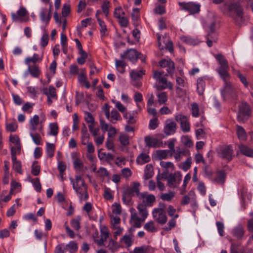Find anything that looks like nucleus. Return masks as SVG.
Here are the masks:
<instances>
[{
  "label": "nucleus",
  "mask_w": 253,
  "mask_h": 253,
  "mask_svg": "<svg viewBox=\"0 0 253 253\" xmlns=\"http://www.w3.org/2000/svg\"><path fill=\"white\" fill-rule=\"evenodd\" d=\"M144 228L148 232H154L155 231V227L153 221H150L146 223L144 226Z\"/></svg>",
  "instance_id": "53"
},
{
  "label": "nucleus",
  "mask_w": 253,
  "mask_h": 253,
  "mask_svg": "<svg viewBox=\"0 0 253 253\" xmlns=\"http://www.w3.org/2000/svg\"><path fill=\"white\" fill-rule=\"evenodd\" d=\"M42 61V59L40 58L39 54L34 53L33 57H28L25 59V63L27 65H30V62H32L35 64L38 61Z\"/></svg>",
  "instance_id": "30"
},
{
  "label": "nucleus",
  "mask_w": 253,
  "mask_h": 253,
  "mask_svg": "<svg viewBox=\"0 0 253 253\" xmlns=\"http://www.w3.org/2000/svg\"><path fill=\"white\" fill-rule=\"evenodd\" d=\"M28 69L31 76L33 78H38L41 74V71L38 65L34 64L32 66L28 65Z\"/></svg>",
  "instance_id": "17"
},
{
  "label": "nucleus",
  "mask_w": 253,
  "mask_h": 253,
  "mask_svg": "<svg viewBox=\"0 0 253 253\" xmlns=\"http://www.w3.org/2000/svg\"><path fill=\"white\" fill-rule=\"evenodd\" d=\"M174 153V157L176 161H180L182 158L181 155H185V152L181 151L180 148H176Z\"/></svg>",
  "instance_id": "55"
},
{
  "label": "nucleus",
  "mask_w": 253,
  "mask_h": 253,
  "mask_svg": "<svg viewBox=\"0 0 253 253\" xmlns=\"http://www.w3.org/2000/svg\"><path fill=\"white\" fill-rule=\"evenodd\" d=\"M58 169L59 171L60 175L61 177L62 180L63 181V175L64 174V171L66 169V165L65 163L63 161L59 162L58 164Z\"/></svg>",
  "instance_id": "34"
},
{
  "label": "nucleus",
  "mask_w": 253,
  "mask_h": 253,
  "mask_svg": "<svg viewBox=\"0 0 253 253\" xmlns=\"http://www.w3.org/2000/svg\"><path fill=\"white\" fill-rule=\"evenodd\" d=\"M9 141L11 143L16 145H19L20 143V140L19 136L17 135L10 134L9 136Z\"/></svg>",
  "instance_id": "61"
},
{
  "label": "nucleus",
  "mask_w": 253,
  "mask_h": 253,
  "mask_svg": "<svg viewBox=\"0 0 253 253\" xmlns=\"http://www.w3.org/2000/svg\"><path fill=\"white\" fill-rule=\"evenodd\" d=\"M192 164L191 158H188L182 164V169L184 171L188 170L191 167Z\"/></svg>",
  "instance_id": "58"
},
{
  "label": "nucleus",
  "mask_w": 253,
  "mask_h": 253,
  "mask_svg": "<svg viewBox=\"0 0 253 253\" xmlns=\"http://www.w3.org/2000/svg\"><path fill=\"white\" fill-rule=\"evenodd\" d=\"M251 114L249 104L246 101H242L238 106L237 120L240 123H244Z\"/></svg>",
  "instance_id": "4"
},
{
  "label": "nucleus",
  "mask_w": 253,
  "mask_h": 253,
  "mask_svg": "<svg viewBox=\"0 0 253 253\" xmlns=\"http://www.w3.org/2000/svg\"><path fill=\"white\" fill-rule=\"evenodd\" d=\"M229 66L227 61L222 56V80L224 86L222 89V96L224 100L237 99L236 91L229 80L230 75L228 73Z\"/></svg>",
  "instance_id": "1"
},
{
  "label": "nucleus",
  "mask_w": 253,
  "mask_h": 253,
  "mask_svg": "<svg viewBox=\"0 0 253 253\" xmlns=\"http://www.w3.org/2000/svg\"><path fill=\"white\" fill-rule=\"evenodd\" d=\"M237 134L239 139L242 140H246L247 138V135L244 128L240 126H237Z\"/></svg>",
  "instance_id": "28"
},
{
  "label": "nucleus",
  "mask_w": 253,
  "mask_h": 253,
  "mask_svg": "<svg viewBox=\"0 0 253 253\" xmlns=\"http://www.w3.org/2000/svg\"><path fill=\"white\" fill-rule=\"evenodd\" d=\"M138 56L137 51L135 49H127L123 54L121 55L122 59H127L133 63L136 62V57Z\"/></svg>",
  "instance_id": "10"
},
{
  "label": "nucleus",
  "mask_w": 253,
  "mask_h": 253,
  "mask_svg": "<svg viewBox=\"0 0 253 253\" xmlns=\"http://www.w3.org/2000/svg\"><path fill=\"white\" fill-rule=\"evenodd\" d=\"M35 189L38 192H40L42 190V186L39 178H36L31 180Z\"/></svg>",
  "instance_id": "41"
},
{
  "label": "nucleus",
  "mask_w": 253,
  "mask_h": 253,
  "mask_svg": "<svg viewBox=\"0 0 253 253\" xmlns=\"http://www.w3.org/2000/svg\"><path fill=\"white\" fill-rule=\"evenodd\" d=\"M165 208V204H163L162 208L154 209L152 211L154 218H156L157 222L161 225L165 224L168 220L166 214L164 213Z\"/></svg>",
  "instance_id": "7"
},
{
  "label": "nucleus",
  "mask_w": 253,
  "mask_h": 253,
  "mask_svg": "<svg viewBox=\"0 0 253 253\" xmlns=\"http://www.w3.org/2000/svg\"><path fill=\"white\" fill-rule=\"evenodd\" d=\"M11 19L13 22L23 23L29 19V13L25 7L20 6L16 13L12 12Z\"/></svg>",
  "instance_id": "5"
},
{
  "label": "nucleus",
  "mask_w": 253,
  "mask_h": 253,
  "mask_svg": "<svg viewBox=\"0 0 253 253\" xmlns=\"http://www.w3.org/2000/svg\"><path fill=\"white\" fill-rule=\"evenodd\" d=\"M169 152L168 150H160L157 151V155L158 159L161 160L167 159Z\"/></svg>",
  "instance_id": "37"
},
{
  "label": "nucleus",
  "mask_w": 253,
  "mask_h": 253,
  "mask_svg": "<svg viewBox=\"0 0 253 253\" xmlns=\"http://www.w3.org/2000/svg\"><path fill=\"white\" fill-rule=\"evenodd\" d=\"M154 174L153 167L152 165L148 164L146 165L144 172V177L145 179L151 178Z\"/></svg>",
  "instance_id": "25"
},
{
  "label": "nucleus",
  "mask_w": 253,
  "mask_h": 253,
  "mask_svg": "<svg viewBox=\"0 0 253 253\" xmlns=\"http://www.w3.org/2000/svg\"><path fill=\"white\" fill-rule=\"evenodd\" d=\"M81 55V57L78 58L77 62L80 65H83L85 62V60L87 57V54L86 52L79 53Z\"/></svg>",
  "instance_id": "57"
},
{
  "label": "nucleus",
  "mask_w": 253,
  "mask_h": 253,
  "mask_svg": "<svg viewBox=\"0 0 253 253\" xmlns=\"http://www.w3.org/2000/svg\"><path fill=\"white\" fill-rule=\"evenodd\" d=\"M214 57L219 65V66L216 69V71L220 77L221 78V53H218L217 54L215 55Z\"/></svg>",
  "instance_id": "47"
},
{
  "label": "nucleus",
  "mask_w": 253,
  "mask_h": 253,
  "mask_svg": "<svg viewBox=\"0 0 253 253\" xmlns=\"http://www.w3.org/2000/svg\"><path fill=\"white\" fill-rule=\"evenodd\" d=\"M182 142L184 145L188 147H191L193 145V141L188 136L183 137L182 139Z\"/></svg>",
  "instance_id": "60"
},
{
  "label": "nucleus",
  "mask_w": 253,
  "mask_h": 253,
  "mask_svg": "<svg viewBox=\"0 0 253 253\" xmlns=\"http://www.w3.org/2000/svg\"><path fill=\"white\" fill-rule=\"evenodd\" d=\"M140 184L139 182H135L133 183V185L130 187H128L124 191L122 196V200L124 203L129 204L132 197L134 196L135 194L137 196L140 195L139 186Z\"/></svg>",
  "instance_id": "3"
},
{
  "label": "nucleus",
  "mask_w": 253,
  "mask_h": 253,
  "mask_svg": "<svg viewBox=\"0 0 253 253\" xmlns=\"http://www.w3.org/2000/svg\"><path fill=\"white\" fill-rule=\"evenodd\" d=\"M98 23L99 26L100 27V36L101 37L103 38L104 37L107 36L108 35L106 33L107 32V28L104 21L101 19H98Z\"/></svg>",
  "instance_id": "26"
},
{
  "label": "nucleus",
  "mask_w": 253,
  "mask_h": 253,
  "mask_svg": "<svg viewBox=\"0 0 253 253\" xmlns=\"http://www.w3.org/2000/svg\"><path fill=\"white\" fill-rule=\"evenodd\" d=\"M139 198L146 199L143 200V203H145L148 207H152L154 203L156 201V198L154 195H148L147 192L141 193Z\"/></svg>",
  "instance_id": "13"
},
{
  "label": "nucleus",
  "mask_w": 253,
  "mask_h": 253,
  "mask_svg": "<svg viewBox=\"0 0 253 253\" xmlns=\"http://www.w3.org/2000/svg\"><path fill=\"white\" fill-rule=\"evenodd\" d=\"M122 119L120 114L118 112L115 110L113 109L111 112V120L110 121L113 123H115L116 122H113V120L116 121H119Z\"/></svg>",
  "instance_id": "38"
},
{
  "label": "nucleus",
  "mask_w": 253,
  "mask_h": 253,
  "mask_svg": "<svg viewBox=\"0 0 253 253\" xmlns=\"http://www.w3.org/2000/svg\"><path fill=\"white\" fill-rule=\"evenodd\" d=\"M145 71L139 70L138 71H132L130 73V77L133 81H137L141 79L143 75L145 74Z\"/></svg>",
  "instance_id": "27"
},
{
  "label": "nucleus",
  "mask_w": 253,
  "mask_h": 253,
  "mask_svg": "<svg viewBox=\"0 0 253 253\" xmlns=\"http://www.w3.org/2000/svg\"><path fill=\"white\" fill-rule=\"evenodd\" d=\"M81 217L80 216H77L73 218L71 221V225L72 227L76 231H78L81 228L80 221Z\"/></svg>",
  "instance_id": "29"
},
{
  "label": "nucleus",
  "mask_w": 253,
  "mask_h": 253,
  "mask_svg": "<svg viewBox=\"0 0 253 253\" xmlns=\"http://www.w3.org/2000/svg\"><path fill=\"white\" fill-rule=\"evenodd\" d=\"M104 198L107 200H111L113 199L114 196L111 193V189L107 187H105L103 194Z\"/></svg>",
  "instance_id": "40"
},
{
  "label": "nucleus",
  "mask_w": 253,
  "mask_h": 253,
  "mask_svg": "<svg viewBox=\"0 0 253 253\" xmlns=\"http://www.w3.org/2000/svg\"><path fill=\"white\" fill-rule=\"evenodd\" d=\"M177 129V125L175 122L168 119L166 121V124L164 127V132L167 135H170L175 133Z\"/></svg>",
  "instance_id": "9"
},
{
  "label": "nucleus",
  "mask_w": 253,
  "mask_h": 253,
  "mask_svg": "<svg viewBox=\"0 0 253 253\" xmlns=\"http://www.w3.org/2000/svg\"><path fill=\"white\" fill-rule=\"evenodd\" d=\"M233 149L231 145L225 146L222 148V159L228 162L233 159Z\"/></svg>",
  "instance_id": "12"
},
{
  "label": "nucleus",
  "mask_w": 253,
  "mask_h": 253,
  "mask_svg": "<svg viewBox=\"0 0 253 253\" xmlns=\"http://www.w3.org/2000/svg\"><path fill=\"white\" fill-rule=\"evenodd\" d=\"M119 140L121 144L124 146H126L129 143V137L126 134L121 135L119 136Z\"/></svg>",
  "instance_id": "44"
},
{
  "label": "nucleus",
  "mask_w": 253,
  "mask_h": 253,
  "mask_svg": "<svg viewBox=\"0 0 253 253\" xmlns=\"http://www.w3.org/2000/svg\"><path fill=\"white\" fill-rule=\"evenodd\" d=\"M67 251L66 245L64 243L57 245L54 250V253H65Z\"/></svg>",
  "instance_id": "36"
},
{
  "label": "nucleus",
  "mask_w": 253,
  "mask_h": 253,
  "mask_svg": "<svg viewBox=\"0 0 253 253\" xmlns=\"http://www.w3.org/2000/svg\"><path fill=\"white\" fill-rule=\"evenodd\" d=\"M46 153L47 157L48 158H51L54 155L55 146L54 144L50 143L49 142H46Z\"/></svg>",
  "instance_id": "22"
},
{
  "label": "nucleus",
  "mask_w": 253,
  "mask_h": 253,
  "mask_svg": "<svg viewBox=\"0 0 253 253\" xmlns=\"http://www.w3.org/2000/svg\"><path fill=\"white\" fill-rule=\"evenodd\" d=\"M228 10L229 15L230 16H233L232 15L233 13L237 15L243 12V9L239 2L231 3L228 7Z\"/></svg>",
  "instance_id": "11"
},
{
  "label": "nucleus",
  "mask_w": 253,
  "mask_h": 253,
  "mask_svg": "<svg viewBox=\"0 0 253 253\" xmlns=\"http://www.w3.org/2000/svg\"><path fill=\"white\" fill-rule=\"evenodd\" d=\"M241 153L248 157H253V150L246 145H241L239 146Z\"/></svg>",
  "instance_id": "24"
},
{
  "label": "nucleus",
  "mask_w": 253,
  "mask_h": 253,
  "mask_svg": "<svg viewBox=\"0 0 253 253\" xmlns=\"http://www.w3.org/2000/svg\"><path fill=\"white\" fill-rule=\"evenodd\" d=\"M158 119L157 118L151 119L149 124V128L150 129H155L158 126Z\"/></svg>",
  "instance_id": "51"
},
{
  "label": "nucleus",
  "mask_w": 253,
  "mask_h": 253,
  "mask_svg": "<svg viewBox=\"0 0 253 253\" xmlns=\"http://www.w3.org/2000/svg\"><path fill=\"white\" fill-rule=\"evenodd\" d=\"M175 175H176V177H177L178 178V183L179 182V181L181 180L182 174L180 172L178 171L175 174L170 173L169 174V177L168 178V182L169 186H170L172 185L175 182L176 177Z\"/></svg>",
  "instance_id": "19"
},
{
  "label": "nucleus",
  "mask_w": 253,
  "mask_h": 253,
  "mask_svg": "<svg viewBox=\"0 0 253 253\" xmlns=\"http://www.w3.org/2000/svg\"><path fill=\"white\" fill-rule=\"evenodd\" d=\"M144 141L146 146L148 147L157 148L159 146V140L158 139L152 137L150 136H146L144 138Z\"/></svg>",
  "instance_id": "16"
},
{
  "label": "nucleus",
  "mask_w": 253,
  "mask_h": 253,
  "mask_svg": "<svg viewBox=\"0 0 253 253\" xmlns=\"http://www.w3.org/2000/svg\"><path fill=\"white\" fill-rule=\"evenodd\" d=\"M50 133L51 135L55 136L58 132V126L57 123L50 124Z\"/></svg>",
  "instance_id": "50"
},
{
  "label": "nucleus",
  "mask_w": 253,
  "mask_h": 253,
  "mask_svg": "<svg viewBox=\"0 0 253 253\" xmlns=\"http://www.w3.org/2000/svg\"><path fill=\"white\" fill-rule=\"evenodd\" d=\"M205 77H199L197 81V90L199 95L204 94L206 87Z\"/></svg>",
  "instance_id": "14"
},
{
  "label": "nucleus",
  "mask_w": 253,
  "mask_h": 253,
  "mask_svg": "<svg viewBox=\"0 0 253 253\" xmlns=\"http://www.w3.org/2000/svg\"><path fill=\"white\" fill-rule=\"evenodd\" d=\"M109 4L110 1L108 0H105L101 5L102 11L106 17H108L109 13Z\"/></svg>",
  "instance_id": "35"
},
{
  "label": "nucleus",
  "mask_w": 253,
  "mask_h": 253,
  "mask_svg": "<svg viewBox=\"0 0 253 253\" xmlns=\"http://www.w3.org/2000/svg\"><path fill=\"white\" fill-rule=\"evenodd\" d=\"M245 233V231L241 224L237 225L232 231L233 236L238 240H241L243 238Z\"/></svg>",
  "instance_id": "15"
},
{
  "label": "nucleus",
  "mask_w": 253,
  "mask_h": 253,
  "mask_svg": "<svg viewBox=\"0 0 253 253\" xmlns=\"http://www.w3.org/2000/svg\"><path fill=\"white\" fill-rule=\"evenodd\" d=\"M72 159L74 160L73 165L74 169L76 170L83 171L84 166L80 159L77 156H73L72 157Z\"/></svg>",
  "instance_id": "20"
},
{
  "label": "nucleus",
  "mask_w": 253,
  "mask_h": 253,
  "mask_svg": "<svg viewBox=\"0 0 253 253\" xmlns=\"http://www.w3.org/2000/svg\"><path fill=\"white\" fill-rule=\"evenodd\" d=\"M151 161L150 156L145 153H142L136 158V162L140 165H143Z\"/></svg>",
  "instance_id": "18"
},
{
  "label": "nucleus",
  "mask_w": 253,
  "mask_h": 253,
  "mask_svg": "<svg viewBox=\"0 0 253 253\" xmlns=\"http://www.w3.org/2000/svg\"><path fill=\"white\" fill-rule=\"evenodd\" d=\"M125 12L124 11L121 6H118L115 8L114 12V16L118 19L122 17V15H125Z\"/></svg>",
  "instance_id": "46"
},
{
  "label": "nucleus",
  "mask_w": 253,
  "mask_h": 253,
  "mask_svg": "<svg viewBox=\"0 0 253 253\" xmlns=\"http://www.w3.org/2000/svg\"><path fill=\"white\" fill-rule=\"evenodd\" d=\"M178 5L181 10L188 12L190 14H195L200 11L201 5L194 2H179Z\"/></svg>",
  "instance_id": "6"
},
{
  "label": "nucleus",
  "mask_w": 253,
  "mask_h": 253,
  "mask_svg": "<svg viewBox=\"0 0 253 253\" xmlns=\"http://www.w3.org/2000/svg\"><path fill=\"white\" fill-rule=\"evenodd\" d=\"M12 168L13 169L18 173L20 174H23V170L22 169V165L20 161H18L17 162H15L12 164Z\"/></svg>",
  "instance_id": "49"
},
{
  "label": "nucleus",
  "mask_w": 253,
  "mask_h": 253,
  "mask_svg": "<svg viewBox=\"0 0 253 253\" xmlns=\"http://www.w3.org/2000/svg\"><path fill=\"white\" fill-rule=\"evenodd\" d=\"M71 182L73 183V188L75 190V191L80 194V198L82 199L83 197V195L84 194V187H81V186H79L78 184H75V182L73 181V179H71Z\"/></svg>",
  "instance_id": "33"
},
{
  "label": "nucleus",
  "mask_w": 253,
  "mask_h": 253,
  "mask_svg": "<svg viewBox=\"0 0 253 253\" xmlns=\"http://www.w3.org/2000/svg\"><path fill=\"white\" fill-rule=\"evenodd\" d=\"M47 10L46 8L42 9L40 13V18L42 21L45 22L47 25L51 18V14L48 12L47 14Z\"/></svg>",
  "instance_id": "21"
},
{
  "label": "nucleus",
  "mask_w": 253,
  "mask_h": 253,
  "mask_svg": "<svg viewBox=\"0 0 253 253\" xmlns=\"http://www.w3.org/2000/svg\"><path fill=\"white\" fill-rule=\"evenodd\" d=\"M48 43V35L47 34L44 33L43 34L41 42V45L43 47L46 46Z\"/></svg>",
  "instance_id": "62"
},
{
  "label": "nucleus",
  "mask_w": 253,
  "mask_h": 253,
  "mask_svg": "<svg viewBox=\"0 0 253 253\" xmlns=\"http://www.w3.org/2000/svg\"><path fill=\"white\" fill-rule=\"evenodd\" d=\"M167 68V73H166L165 75H164L165 76H167L168 75L170 76L171 77H172L174 73L175 72V64L174 62L172 61L170 62L167 67H166Z\"/></svg>",
  "instance_id": "31"
},
{
  "label": "nucleus",
  "mask_w": 253,
  "mask_h": 253,
  "mask_svg": "<svg viewBox=\"0 0 253 253\" xmlns=\"http://www.w3.org/2000/svg\"><path fill=\"white\" fill-rule=\"evenodd\" d=\"M232 17L234 18L235 22L237 25H241L243 22V12Z\"/></svg>",
  "instance_id": "59"
},
{
  "label": "nucleus",
  "mask_w": 253,
  "mask_h": 253,
  "mask_svg": "<svg viewBox=\"0 0 253 253\" xmlns=\"http://www.w3.org/2000/svg\"><path fill=\"white\" fill-rule=\"evenodd\" d=\"M130 223H133L134 224H133V226L134 227L140 228L141 227V219L137 216V214L136 213H131Z\"/></svg>",
  "instance_id": "23"
},
{
  "label": "nucleus",
  "mask_w": 253,
  "mask_h": 253,
  "mask_svg": "<svg viewBox=\"0 0 253 253\" xmlns=\"http://www.w3.org/2000/svg\"><path fill=\"white\" fill-rule=\"evenodd\" d=\"M175 121L180 123L181 130L184 132L190 130V124L187 120L186 116L182 114H178L175 116Z\"/></svg>",
  "instance_id": "8"
},
{
  "label": "nucleus",
  "mask_w": 253,
  "mask_h": 253,
  "mask_svg": "<svg viewBox=\"0 0 253 253\" xmlns=\"http://www.w3.org/2000/svg\"><path fill=\"white\" fill-rule=\"evenodd\" d=\"M192 115L194 117H198L199 116V108L197 103L194 102L191 104Z\"/></svg>",
  "instance_id": "43"
},
{
  "label": "nucleus",
  "mask_w": 253,
  "mask_h": 253,
  "mask_svg": "<svg viewBox=\"0 0 253 253\" xmlns=\"http://www.w3.org/2000/svg\"><path fill=\"white\" fill-rule=\"evenodd\" d=\"M30 135L32 137L33 141L36 145H39L41 144V136L39 133L37 132H30Z\"/></svg>",
  "instance_id": "42"
},
{
  "label": "nucleus",
  "mask_w": 253,
  "mask_h": 253,
  "mask_svg": "<svg viewBox=\"0 0 253 253\" xmlns=\"http://www.w3.org/2000/svg\"><path fill=\"white\" fill-rule=\"evenodd\" d=\"M38 163L37 161H35L34 164ZM41 171V167L39 165H33L32 166L31 173L34 176H37Z\"/></svg>",
  "instance_id": "48"
},
{
  "label": "nucleus",
  "mask_w": 253,
  "mask_h": 253,
  "mask_svg": "<svg viewBox=\"0 0 253 253\" xmlns=\"http://www.w3.org/2000/svg\"><path fill=\"white\" fill-rule=\"evenodd\" d=\"M67 251L69 250L70 253H75L78 250L77 244L73 241H70L69 244H66Z\"/></svg>",
  "instance_id": "32"
},
{
  "label": "nucleus",
  "mask_w": 253,
  "mask_h": 253,
  "mask_svg": "<svg viewBox=\"0 0 253 253\" xmlns=\"http://www.w3.org/2000/svg\"><path fill=\"white\" fill-rule=\"evenodd\" d=\"M172 61L170 59H162L158 62V66L162 68H165L168 67L169 63Z\"/></svg>",
  "instance_id": "54"
},
{
  "label": "nucleus",
  "mask_w": 253,
  "mask_h": 253,
  "mask_svg": "<svg viewBox=\"0 0 253 253\" xmlns=\"http://www.w3.org/2000/svg\"><path fill=\"white\" fill-rule=\"evenodd\" d=\"M149 249H152L149 246H141L140 247H136L134 248V253H146L149 251Z\"/></svg>",
  "instance_id": "45"
},
{
  "label": "nucleus",
  "mask_w": 253,
  "mask_h": 253,
  "mask_svg": "<svg viewBox=\"0 0 253 253\" xmlns=\"http://www.w3.org/2000/svg\"><path fill=\"white\" fill-rule=\"evenodd\" d=\"M119 20V23L120 26L122 27H127L128 25V20L127 18L125 16H122L120 18H118Z\"/></svg>",
  "instance_id": "63"
},
{
  "label": "nucleus",
  "mask_w": 253,
  "mask_h": 253,
  "mask_svg": "<svg viewBox=\"0 0 253 253\" xmlns=\"http://www.w3.org/2000/svg\"><path fill=\"white\" fill-rule=\"evenodd\" d=\"M84 120L87 123L94 124V119L92 114L88 112H84Z\"/></svg>",
  "instance_id": "52"
},
{
  "label": "nucleus",
  "mask_w": 253,
  "mask_h": 253,
  "mask_svg": "<svg viewBox=\"0 0 253 253\" xmlns=\"http://www.w3.org/2000/svg\"><path fill=\"white\" fill-rule=\"evenodd\" d=\"M197 189L202 195L204 196L206 195V188L205 184L203 182L200 181L199 182V184H198V185L197 187Z\"/></svg>",
  "instance_id": "56"
},
{
  "label": "nucleus",
  "mask_w": 253,
  "mask_h": 253,
  "mask_svg": "<svg viewBox=\"0 0 253 253\" xmlns=\"http://www.w3.org/2000/svg\"><path fill=\"white\" fill-rule=\"evenodd\" d=\"M218 18L215 14H209L205 22L203 23L204 28L207 32L206 36L207 43L208 46L211 47L213 42H216L217 40L216 33V24Z\"/></svg>",
  "instance_id": "2"
},
{
  "label": "nucleus",
  "mask_w": 253,
  "mask_h": 253,
  "mask_svg": "<svg viewBox=\"0 0 253 253\" xmlns=\"http://www.w3.org/2000/svg\"><path fill=\"white\" fill-rule=\"evenodd\" d=\"M17 128V126L13 123L6 124V130L8 131L15 132Z\"/></svg>",
  "instance_id": "64"
},
{
  "label": "nucleus",
  "mask_w": 253,
  "mask_h": 253,
  "mask_svg": "<svg viewBox=\"0 0 253 253\" xmlns=\"http://www.w3.org/2000/svg\"><path fill=\"white\" fill-rule=\"evenodd\" d=\"M158 102L160 104H165L168 100V96L166 92L159 93L157 95Z\"/></svg>",
  "instance_id": "39"
}]
</instances>
